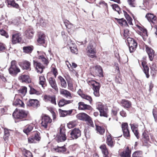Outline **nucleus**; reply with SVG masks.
Masks as SVG:
<instances>
[{
  "label": "nucleus",
  "mask_w": 157,
  "mask_h": 157,
  "mask_svg": "<svg viewBox=\"0 0 157 157\" xmlns=\"http://www.w3.org/2000/svg\"><path fill=\"white\" fill-rule=\"evenodd\" d=\"M28 114V111L24 110H15L13 114L14 117L21 120H24L26 118Z\"/></svg>",
  "instance_id": "f257e3e1"
},
{
  "label": "nucleus",
  "mask_w": 157,
  "mask_h": 157,
  "mask_svg": "<svg viewBox=\"0 0 157 157\" xmlns=\"http://www.w3.org/2000/svg\"><path fill=\"white\" fill-rule=\"evenodd\" d=\"M78 119L86 121L89 126L94 127V125L91 118L87 114L84 113H79L76 115Z\"/></svg>",
  "instance_id": "f03ea898"
},
{
  "label": "nucleus",
  "mask_w": 157,
  "mask_h": 157,
  "mask_svg": "<svg viewBox=\"0 0 157 157\" xmlns=\"http://www.w3.org/2000/svg\"><path fill=\"white\" fill-rule=\"evenodd\" d=\"M96 107L97 109L99 111L100 116L106 117H108V109L106 106L101 102H98L96 103Z\"/></svg>",
  "instance_id": "7ed1b4c3"
},
{
  "label": "nucleus",
  "mask_w": 157,
  "mask_h": 157,
  "mask_svg": "<svg viewBox=\"0 0 157 157\" xmlns=\"http://www.w3.org/2000/svg\"><path fill=\"white\" fill-rule=\"evenodd\" d=\"M9 73L12 75H16L20 71V69L17 65L16 62L13 60L11 62V65L9 70Z\"/></svg>",
  "instance_id": "20e7f679"
},
{
  "label": "nucleus",
  "mask_w": 157,
  "mask_h": 157,
  "mask_svg": "<svg viewBox=\"0 0 157 157\" xmlns=\"http://www.w3.org/2000/svg\"><path fill=\"white\" fill-rule=\"evenodd\" d=\"M86 50L87 55L88 56L91 58L96 57L95 55L96 51L92 43L89 44Z\"/></svg>",
  "instance_id": "39448f33"
},
{
  "label": "nucleus",
  "mask_w": 157,
  "mask_h": 157,
  "mask_svg": "<svg viewBox=\"0 0 157 157\" xmlns=\"http://www.w3.org/2000/svg\"><path fill=\"white\" fill-rule=\"evenodd\" d=\"M66 138L64 129L63 128H60L59 130V134L56 137V140L58 142H63L66 140Z\"/></svg>",
  "instance_id": "423d86ee"
},
{
  "label": "nucleus",
  "mask_w": 157,
  "mask_h": 157,
  "mask_svg": "<svg viewBox=\"0 0 157 157\" xmlns=\"http://www.w3.org/2000/svg\"><path fill=\"white\" fill-rule=\"evenodd\" d=\"M33 65L37 72L39 73H42L45 67L40 63L33 60Z\"/></svg>",
  "instance_id": "0eeeda50"
},
{
  "label": "nucleus",
  "mask_w": 157,
  "mask_h": 157,
  "mask_svg": "<svg viewBox=\"0 0 157 157\" xmlns=\"http://www.w3.org/2000/svg\"><path fill=\"white\" fill-rule=\"evenodd\" d=\"M46 36L43 33H40L38 35V37L37 40V42L39 44L42 45L44 47H46V44L45 43Z\"/></svg>",
  "instance_id": "6e6552de"
},
{
  "label": "nucleus",
  "mask_w": 157,
  "mask_h": 157,
  "mask_svg": "<svg viewBox=\"0 0 157 157\" xmlns=\"http://www.w3.org/2000/svg\"><path fill=\"white\" fill-rule=\"evenodd\" d=\"M122 128L124 137L127 139L129 138L130 137V135L128 129V124L127 123H123L122 124Z\"/></svg>",
  "instance_id": "1a4fd4ad"
},
{
  "label": "nucleus",
  "mask_w": 157,
  "mask_h": 157,
  "mask_svg": "<svg viewBox=\"0 0 157 157\" xmlns=\"http://www.w3.org/2000/svg\"><path fill=\"white\" fill-rule=\"evenodd\" d=\"M70 135L72 139H77L81 136V131L78 128H75L71 130Z\"/></svg>",
  "instance_id": "9d476101"
},
{
  "label": "nucleus",
  "mask_w": 157,
  "mask_h": 157,
  "mask_svg": "<svg viewBox=\"0 0 157 157\" xmlns=\"http://www.w3.org/2000/svg\"><path fill=\"white\" fill-rule=\"evenodd\" d=\"M52 121V119L48 116L44 115L43 116L42 118V122L41 123L42 126L45 128L47 127L48 124H50Z\"/></svg>",
  "instance_id": "9b49d317"
},
{
  "label": "nucleus",
  "mask_w": 157,
  "mask_h": 157,
  "mask_svg": "<svg viewBox=\"0 0 157 157\" xmlns=\"http://www.w3.org/2000/svg\"><path fill=\"white\" fill-rule=\"evenodd\" d=\"M27 105L28 106H32L33 108H37L39 106V101L36 99H30L27 102Z\"/></svg>",
  "instance_id": "f8f14e48"
},
{
  "label": "nucleus",
  "mask_w": 157,
  "mask_h": 157,
  "mask_svg": "<svg viewBox=\"0 0 157 157\" xmlns=\"http://www.w3.org/2000/svg\"><path fill=\"white\" fill-rule=\"evenodd\" d=\"M19 33H17L13 35L12 42L13 44H15L20 42L21 39Z\"/></svg>",
  "instance_id": "ddd939ff"
},
{
  "label": "nucleus",
  "mask_w": 157,
  "mask_h": 157,
  "mask_svg": "<svg viewBox=\"0 0 157 157\" xmlns=\"http://www.w3.org/2000/svg\"><path fill=\"white\" fill-rule=\"evenodd\" d=\"M78 109L82 110H90L91 106L90 105L86 104L83 102H80L78 103Z\"/></svg>",
  "instance_id": "4468645a"
},
{
  "label": "nucleus",
  "mask_w": 157,
  "mask_h": 157,
  "mask_svg": "<svg viewBox=\"0 0 157 157\" xmlns=\"http://www.w3.org/2000/svg\"><path fill=\"white\" fill-rule=\"evenodd\" d=\"M146 50L148 54L150 60L152 61L154 57V52L151 48L147 46H146Z\"/></svg>",
  "instance_id": "2eb2a0df"
},
{
  "label": "nucleus",
  "mask_w": 157,
  "mask_h": 157,
  "mask_svg": "<svg viewBox=\"0 0 157 157\" xmlns=\"http://www.w3.org/2000/svg\"><path fill=\"white\" fill-rule=\"evenodd\" d=\"M60 94L63 96L69 99L72 98L71 94L68 90L64 89H61L60 91Z\"/></svg>",
  "instance_id": "dca6fc26"
},
{
  "label": "nucleus",
  "mask_w": 157,
  "mask_h": 157,
  "mask_svg": "<svg viewBox=\"0 0 157 157\" xmlns=\"http://www.w3.org/2000/svg\"><path fill=\"white\" fill-rule=\"evenodd\" d=\"M19 80L22 82L29 83L30 80L29 76L27 75H21L18 78Z\"/></svg>",
  "instance_id": "f3484780"
},
{
  "label": "nucleus",
  "mask_w": 157,
  "mask_h": 157,
  "mask_svg": "<svg viewBox=\"0 0 157 157\" xmlns=\"http://www.w3.org/2000/svg\"><path fill=\"white\" fill-rule=\"evenodd\" d=\"M131 151L128 147H127L125 150L121 152L120 155L121 157H131Z\"/></svg>",
  "instance_id": "a211bd4d"
},
{
  "label": "nucleus",
  "mask_w": 157,
  "mask_h": 157,
  "mask_svg": "<svg viewBox=\"0 0 157 157\" xmlns=\"http://www.w3.org/2000/svg\"><path fill=\"white\" fill-rule=\"evenodd\" d=\"M145 61H143L142 62V65L143 68L144 72L145 74L146 77L148 78L149 77V75L148 74L149 68L147 65Z\"/></svg>",
  "instance_id": "6ab92c4d"
},
{
  "label": "nucleus",
  "mask_w": 157,
  "mask_h": 157,
  "mask_svg": "<svg viewBox=\"0 0 157 157\" xmlns=\"http://www.w3.org/2000/svg\"><path fill=\"white\" fill-rule=\"evenodd\" d=\"M49 82L52 87L56 91L58 90V88L57 86L55 80L52 77L49 78Z\"/></svg>",
  "instance_id": "aec40b11"
},
{
  "label": "nucleus",
  "mask_w": 157,
  "mask_h": 157,
  "mask_svg": "<svg viewBox=\"0 0 157 157\" xmlns=\"http://www.w3.org/2000/svg\"><path fill=\"white\" fill-rule=\"evenodd\" d=\"M145 17L147 18L148 21L155 24L154 21H155L156 17L153 14L151 13H148L146 15Z\"/></svg>",
  "instance_id": "412c9836"
},
{
  "label": "nucleus",
  "mask_w": 157,
  "mask_h": 157,
  "mask_svg": "<svg viewBox=\"0 0 157 157\" xmlns=\"http://www.w3.org/2000/svg\"><path fill=\"white\" fill-rule=\"evenodd\" d=\"M44 98L46 101H50L52 104L55 105L56 103V97L55 96H45Z\"/></svg>",
  "instance_id": "4be33fe9"
},
{
  "label": "nucleus",
  "mask_w": 157,
  "mask_h": 157,
  "mask_svg": "<svg viewBox=\"0 0 157 157\" xmlns=\"http://www.w3.org/2000/svg\"><path fill=\"white\" fill-rule=\"evenodd\" d=\"M13 105L15 106H19L24 108L25 104L23 102L19 99L14 98L13 102Z\"/></svg>",
  "instance_id": "5701e85b"
},
{
  "label": "nucleus",
  "mask_w": 157,
  "mask_h": 157,
  "mask_svg": "<svg viewBox=\"0 0 157 157\" xmlns=\"http://www.w3.org/2000/svg\"><path fill=\"white\" fill-rule=\"evenodd\" d=\"M73 101L71 100H67L64 98H63L60 100L58 103L59 107H62L65 105L70 104L72 103Z\"/></svg>",
  "instance_id": "b1692460"
},
{
  "label": "nucleus",
  "mask_w": 157,
  "mask_h": 157,
  "mask_svg": "<svg viewBox=\"0 0 157 157\" xmlns=\"http://www.w3.org/2000/svg\"><path fill=\"white\" fill-rule=\"evenodd\" d=\"M95 74L99 76H102V71L101 67L99 66H96L94 68Z\"/></svg>",
  "instance_id": "393cba45"
},
{
  "label": "nucleus",
  "mask_w": 157,
  "mask_h": 157,
  "mask_svg": "<svg viewBox=\"0 0 157 157\" xmlns=\"http://www.w3.org/2000/svg\"><path fill=\"white\" fill-rule=\"evenodd\" d=\"M100 148L101 149L102 153L103 154V157H109V152L108 150L106 148V145L104 144L101 145L100 146Z\"/></svg>",
  "instance_id": "a878e982"
},
{
  "label": "nucleus",
  "mask_w": 157,
  "mask_h": 157,
  "mask_svg": "<svg viewBox=\"0 0 157 157\" xmlns=\"http://www.w3.org/2000/svg\"><path fill=\"white\" fill-rule=\"evenodd\" d=\"M34 32L32 29H28L25 32V35L29 39H31L33 36Z\"/></svg>",
  "instance_id": "bb28decb"
},
{
  "label": "nucleus",
  "mask_w": 157,
  "mask_h": 157,
  "mask_svg": "<svg viewBox=\"0 0 157 157\" xmlns=\"http://www.w3.org/2000/svg\"><path fill=\"white\" fill-rule=\"evenodd\" d=\"M59 111L60 113V116L62 117H64L67 115H70L72 113V110H63L59 109Z\"/></svg>",
  "instance_id": "cd10ccee"
},
{
  "label": "nucleus",
  "mask_w": 157,
  "mask_h": 157,
  "mask_svg": "<svg viewBox=\"0 0 157 157\" xmlns=\"http://www.w3.org/2000/svg\"><path fill=\"white\" fill-rule=\"evenodd\" d=\"M117 22L121 26L127 27L128 26V23L123 18L121 19H118L115 18Z\"/></svg>",
  "instance_id": "c85d7f7f"
},
{
  "label": "nucleus",
  "mask_w": 157,
  "mask_h": 157,
  "mask_svg": "<svg viewBox=\"0 0 157 157\" xmlns=\"http://www.w3.org/2000/svg\"><path fill=\"white\" fill-rule=\"evenodd\" d=\"M106 143L108 145L111 147H113L114 145L110 134H109L107 136Z\"/></svg>",
  "instance_id": "c756f323"
},
{
  "label": "nucleus",
  "mask_w": 157,
  "mask_h": 157,
  "mask_svg": "<svg viewBox=\"0 0 157 157\" xmlns=\"http://www.w3.org/2000/svg\"><path fill=\"white\" fill-rule=\"evenodd\" d=\"M127 41L128 43L129 46H133L135 45V47H137V44L135 41L133 39L130 37L127 38Z\"/></svg>",
  "instance_id": "7c9ffc66"
},
{
  "label": "nucleus",
  "mask_w": 157,
  "mask_h": 157,
  "mask_svg": "<svg viewBox=\"0 0 157 157\" xmlns=\"http://www.w3.org/2000/svg\"><path fill=\"white\" fill-rule=\"evenodd\" d=\"M64 146L65 145L61 147L57 146V147H54L53 149L56 152L63 153L66 151V148Z\"/></svg>",
  "instance_id": "2f4dec72"
},
{
  "label": "nucleus",
  "mask_w": 157,
  "mask_h": 157,
  "mask_svg": "<svg viewBox=\"0 0 157 157\" xmlns=\"http://www.w3.org/2000/svg\"><path fill=\"white\" fill-rule=\"evenodd\" d=\"M68 47L71 52L76 54L78 53V50L75 44H72L69 45Z\"/></svg>",
  "instance_id": "473e14b6"
},
{
  "label": "nucleus",
  "mask_w": 157,
  "mask_h": 157,
  "mask_svg": "<svg viewBox=\"0 0 157 157\" xmlns=\"http://www.w3.org/2000/svg\"><path fill=\"white\" fill-rule=\"evenodd\" d=\"M121 103L122 106L125 108H129L131 105V103L130 101L124 99L122 100Z\"/></svg>",
  "instance_id": "72a5a7b5"
},
{
  "label": "nucleus",
  "mask_w": 157,
  "mask_h": 157,
  "mask_svg": "<svg viewBox=\"0 0 157 157\" xmlns=\"http://www.w3.org/2000/svg\"><path fill=\"white\" fill-rule=\"evenodd\" d=\"M150 68L151 74L152 76H154L156 74L157 71V67L156 64L155 63H153L150 67Z\"/></svg>",
  "instance_id": "f704fd0d"
},
{
  "label": "nucleus",
  "mask_w": 157,
  "mask_h": 157,
  "mask_svg": "<svg viewBox=\"0 0 157 157\" xmlns=\"http://www.w3.org/2000/svg\"><path fill=\"white\" fill-rule=\"evenodd\" d=\"M23 67L25 69L30 70V63L27 61H25L23 62Z\"/></svg>",
  "instance_id": "c9c22d12"
},
{
  "label": "nucleus",
  "mask_w": 157,
  "mask_h": 157,
  "mask_svg": "<svg viewBox=\"0 0 157 157\" xmlns=\"http://www.w3.org/2000/svg\"><path fill=\"white\" fill-rule=\"evenodd\" d=\"M46 80L43 76H40L39 77V84L41 85L43 87H44L46 84Z\"/></svg>",
  "instance_id": "e433bc0d"
},
{
  "label": "nucleus",
  "mask_w": 157,
  "mask_h": 157,
  "mask_svg": "<svg viewBox=\"0 0 157 157\" xmlns=\"http://www.w3.org/2000/svg\"><path fill=\"white\" fill-rule=\"evenodd\" d=\"M88 83L89 85H91L93 86V89L100 86L98 83L93 80H89Z\"/></svg>",
  "instance_id": "4c0bfd02"
},
{
  "label": "nucleus",
  "mask_w": 157,
  "mask_h": 157,
  "mask_svg": "<svg viewBox=\"0 0 157 157\" xmlns=\"http://www.w3.org/2000/svg\"><path fill=\"white\" fill-rule=\"evenodd\" d=\"M27 92V88L23 87L18 90V92L21 96H24Z\"/></svg>",
  "instance_id": "58836bf2"
},
{
  "label": "nucleus",
  "mask_w": 157,
  "mask_h": 157,
  "mask_svg": "<svg viewBox=\"0 0 157 157\" xmlns=\"http://www.w3.org/2000/svg\"><path fill=\"white\" fill-rule=\"evenodd\" d=\"M58 78L61 82V86L64 88H66L67 86V83L64 78L60 76H59Z\"/></svg>",
  "instance_id": "ea45409f"
},
{
  "label": "nucleus",
  "mask_w": 157,
  "mask_h": 157,
  "mask_svg": "<svg viewBox=\"0 0 157 157\" xmlns=\"http://www.w3.org/2000/svg\"><path fill=\"white\" fill-rule=\"evenodd\" d=\"M33 127L32 126L29 125L26 126L25 128L23 130V132L26 134H28L31 132L33 129Z\"/></svg>",
  "instance_id": "a19ab883"
},
{
  "label": "nucleus",
  "mask_w": 157,
  "mask_h": 157,
  "mask_svg": "<svg viewBox=\"0 0 157 157\" xmlns=\"http://www.w3.org/2000/svg\"><path fill=\"white\" fill-rule=\"evenodd\" d=\"M96 129L97 132L101 135L104 134L105 132V129L104 128L100 126L96 125Z\"/></svg>",
  "instance_id": "79ce46f5"
},
{
  "label": "nucleus",
  "mask_w": 157,
  "mask_h": 157,
  "mask_svg": "<svg viewBox=\"0 0 157 157\" xmlns=\"http://www.w3.org/2000/svg\"><path fill=\"white\" fill-rule=\"evenodd\" d=\"M33 49L32 46H26L23 48L24 52L26 53H31Z\"/></svg>",
  "instance_id": "37998d69"
},
{
  "label": "nucleus",
  "mask_w": 157,
  "mask_h": 157,
  "mask_svg": "<svg viewBox=\"0 0 157 157\" xmlns=\"http://www.w3.org/2000/svg\"><path fill=\"white\" fill-rule=\"evenodd\" d=\"M7 3L8 5H10L13 7L18 8L19 7L18 5L15 3L14 1L7 0Z\"/></svg>",
  "instance_id": "c03bdc74"
},
{
  "label": "nucleus",
  "mask_w": 157,
  "mask_h": 157,
  "mask_svg": "<svg viewBox=\"0 0 157 157\" xmlns=\"http://www.w3.org/2000/svg\"><path fill=\"white\" fill-rule=\"evenodd\" d=\"M112 8L115 11H117L119 14H120V13H121V11L120 10V9L119 6L116 4H112L111 5Z\"/></svg>",
  "instance_id": "a18cd8bd"
},
{
  "label": "nucleus",
  "mask_w": 157,
  "mask_h": 157,
  "mask_svg": "<svg viewBox=\"0 0 157 157\" xmlns=\"http://www.w3.org/2000/svg\"><path fill=\"white\" fill-rule=\"evenodd\" d=\"M38 58L41 60L44 64L47 65L48 63V60L43 56H39Z\"/></svg>",
  "instance_id": "49530a36"
},
{
  "label": "nucleus",
  "mask_w": 157,
  "mask_h": 157,
  "mask_svg": "<svg viewBox=\"0 0 157 157\" xmlns=\"http://www.w3.org/2000/svg\"><path fill=\"white\" fill-rule=\"evenodd\" d=\"M10 136V133L9 130L7 129H4V134L3 138L6 141L8 140V138Z\"/></svg>",
  "instance_id": "de8ad7c7"
},
{
  "label": "nucleus",
  "mask_w": 157,
  "mask_h": 157,
  "mask_svg": "<svg viewBox=\"0 0 157 157\" xmlns=\"http://www.w3.org/2000/svg\"><path fill=\"white\" fill-rule=\"evenodd\" d=\"M100 88V86H99L93 89L94 90V94L96 97H99L100 95L99 92Z\"/></svg>",
  "instance_id": "09e8293b"
},
{
  "label": "nucleus",
  "mask_w": 157,
  "mask_h": 157,
  "mask_svg": "<svg viewBox=\"0 0 157 157\" xmlns=\"http://www.w3.org/2000/svg\"><path fill=\"white\" fill-rule=\"evenodd\" d=\"M81 97L85 99L88 101L90 103H91V101H92V98L91 96L85 94H84L81 95Z\"/></svg>",
  "instance_id": "8fccbe9b"
},
{
  "label": "nucleus",
  "mask_w": 157,
  "mask_h": 157,
  "mask_svg": "<svg viewBox=\"0 0 157 157\" xmlns=\"http://www.w3.org/2000/svg\"><path fill=\"white\" fill-rule=\"evenodd\" d=\"M40 133L38 132H35L34 133V134L33 135L35 140L39 141L40 139Z\"/></svg>",
  "instance_id": "3c124183"
},
{
  "label": "nucleus",
  "mask_w": 157,
  "mask_h": 157,
  "mask_svg": "<svg viewBox=\"0 0 157 157\" xmlns=\"http://www.w3.org/2000/svg\"><path fill=\"white\" fill-rule=\"evenodd\" d=\"M24 154L25 157H32V154L31 152L26 149H24Z\"/></svg>",
  "instance_id": "603ef678"
},
{
  "label": "nucleus",
  "mask_w": 157,
  "mask_h": 157,
  "mask_svg": "<svg viewBox=\"0 0 157 157\" xmlns=\"http://www.w3.org/2000/svg\"><path fill=\"white\" fill-rule=\"evenodd\" d=\"M142 152L140 151H136L134 152L132 154V157H142Z\"/></svg>",
  "instance_id": "864d4df0"
},
{
  "label": "nucleus",
  "mask_w": 157,
  "mask_h": 157,
  "mask_svg": "<svg viewBox=\"0 0 157 157\" xmlns=\"http://www.w3.org/2000/svg\"><path fill=\"white\" fill-rule=\"evenodd\" d=\"M128 2L129 5L132 7H135L136 6L135 0H128Z\"/></svg>",
  "instance_id": "5fc2aeb1"
},
{
  "label": "nucleus",
  "mask_w": 157,
  "mask_h": 157,
  "mask_svg": "<svg viewBox=\"0 0 157 157\" xmlns=\"http://www.w3.org/2000/svg\"><path fill=\"white\" fill-rule=\"evenodd\" d=\"M0 33L1 35L4 36L6 38H8L9 37L8 33L4 30H0Z\"/></svg>",
  "instance_id": "6e6d98bb"
},
{
  "label": "nucleus",
  "mask_w": 157,
  "mask_h": 157,
  "mask_svg": "<svg viewBox=\"0 0 157 157\" xmlns=\"http://www.w3.org/2000/svg\"><path fill=\"white\" fill-rule=\"evenodd\" d=\"M152 113L155 121L157 122V110L156 109H153Z\"/></svg>",
  "instance_id": "4d7b16f0"
},
{
  "label": "nucleus",
  "mask_w": 157,
  "mask_h": 157,
  "mask_svg": "<svg viewBox=\"0 0 157 157\" xmlns=\"http://www.w3.org/2000/svg\"><path fill=\"white\" fill-rule=\"evenodd\" d=\"M142 136L145 139L146 141H148L149 140V137L148 135L145 132H144L143 133Z\"/></svg>",
  "instance_id": "13d9d810"
},
{
  "label": "nucleus",
  "mask_w": 157,
  "mask_h": 157,
  "mask_svg": "<svg viewBox=\"0 0 157 157\" xmlns=\"http://www.w3.org/2000/svg\"><path fill=\"white\" fill-rule=\"evenodd\" d=\"M75 126V122H70L67 125L68 127L69 128H71Z\"/></svg>",
  "instance_id": "bf43d9fd"
},
{
  "label": "nucleus",
  "mask_w": 157,
  "mask_h": 157,
  "mask_svg": "<svg viewBox=\"0 0 157 157\" xmlns=\"http://www.w3.org/2000/svg\"><path fill=\"white\" fill-rule=\"evenodd\" d=\"M129 31L128 29H126L124 31V36L125 38L129 36Z\"/></svg>",
  "instance_id": "052dcab7"
},
{
  "label": "nucleus",
  "mask_w": 157,
  "mask_h": 157,
  "mask_svg": "<svg viewBox=\"0 0 157 157\" xmlns=\"http://www.w3.org/2000/svg\"><path fill=\"white\" fill-rule=\"evenodd\" d=\"M64 23L66 26L67 28L70 29V28H72L73 27H74V25L71 23L69 24L67 22H65Z\"/></svg>",
  "instance_id": "680f3d73"
},
{
  "label": "nucleus",
  "mask_w": 157,
  "mask_h": 157,
  "mask_svg": "<svg viewBox=\"0 0 157 157\" xmlns=\"http://www.w3.org/2000/svg\"><path fill=\"white\" fill-rule=\"evenodd\" d=\"M130 125L132 131L138 129V125H135L134 124H130Z\"/></svg>",
  "instance_id": "e2e57ef3"
},
{
  "label": "nucleus",
  "mask_w": 157,
  "mask_h": 157,
  "mask_svg": "<svg viewBox=\"0 0 157 157\" xmlns=\"http://www.w3.org/2000/svg\"><path fill=\"white\" fill-rule=\"evenodd\" d=\"M52 71L53 72L55 78H56L58 74L57 69L54 67H52Z\"/></svg>",
  "instance_id": "0e129e2a"
},
{
  "label": "nucleus",
  "mask_w": 157,
  "mask_h": 157,
  "mask_svg": "<svg viewBox=\"0 0 157 157\" xmlns=\"http://www.w3.org/2000/svg\"><path fill=\"white\" fill-rule=\"evenodd\" d=\"M123 11L125 17L127 20L131 19V18L129 16V15L126 11L124 10H123Z\"/></svg>",
  "instance_id": "69168bd1"
},
{
  "label": "nucleus",
  "mask_w": 157,
  "mask_h": 157,
  "mask_svg": "<svg viewBox=\"0 0 157 157\" xmlns=\"http://www.w3.org/2000/svg\"><path fill=\"white\" fill-rule=\"evenodd\" d=\"M6 113L5 109L1 106H0V114L2 115L5 114Z\"/></svg>",
  "instance_id": "338daca9"
},
{
  "label": "nucleus",
  "mask_w": 157,
  "mask_h": 157,
  "mask_svg": "<svg viewBox=\"0 0 157 157\" xmlns=\"http://www.w3.org/2000/svg\"><path fill=\"white\" fill-rule=\"evenodd\" d=\"M35 140L34 139V137L33 136H31V137L28 138V141L29 143H34V140Z\"/></svg>",
  "instance_id": "774afa93"
}]
</instances>
